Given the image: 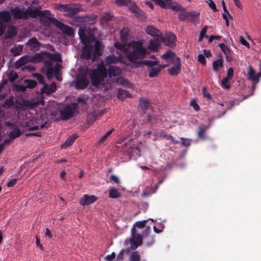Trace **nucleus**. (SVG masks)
Segmentation results:
<instances>
[{
	"label": "nucleus",
	"mask_w": 261,
	"mask_h": 261,
	"mask_svg": "<svg viewBox=\"0 0 261 261\" xmlns=\"http://www.w3.org/2000/svg\"><path fill=\"white\" fill-rule=\"evenodd\" d=\"M108 76V69L103 62L98 64L95 69H92L89 74L91 85L98 88L103 85L104 80Z\"/></svg>",
	"instance_id": "1"
},
{
	"label": "nucleus",
	"mask_w": 261,
	"mask_h": 261,
	"mask_svg": "<svg viewBox=\"0 0 261 261\" xmlns=\"http://www.w3.org/2000/svg\"><path fill=\"white\" fill-rule=\"evenodd\" d=\"M132 48L126 53V57L128 60L133 63H137L138 59H143L146 56V49L138 41H134L132 44Z\"/></svg>",
	"instance_id": "2"
},
{
	"label": "nucleus",
	"mask_w": 261,
	"mask_h": 261,
	"mask_svg": "<svg viewBox=\"0 0 261 261\" xmlns=\"http://www.w3.org/2000/svg\"><path fill=\"white\" fill-rule=\"evenodd\" d=\"M32 11V8L29 7L25 11L22 10L19 7H15L11 10L12 15L15 20L18 19H28L29 16H31L30 12Z\"/></svg>",
	"instance_id": "3"
},
{
	"label": "nucleus",
	"mask_w": 261,
	"mask_h": 261,
	"mask_svg": "<svg viewBox=\"0 0 261 261\" xmlns=\"http://www.w3.org/2000/svg\"><path fill=\"white\" fill-rule=\"evenodd\" d=\"M51 23L56 25L64 34L68 36H72L74 35V30L71 27L59 21L57 19H53Z\"/></svg>",
	"instance_id": "4"
},
{
	"label": "nucleus",
	"mask_w": 261,
	"mask_h": 261,
	"mask_svg": "<svg viewBox=\"0 0 261 261\" xmlns=\"http://www.w3.org/2000/svg\"><path fill=\"white\" fill-rule=\"evenodd\" d=\"M89 83L87 77V72L81 73L78 75L75 79V88L77 89H84Z\"/></svg>",
	"instance_id": "5"
},
{
	"label": "nucleus",
	"mask_w": 261,
	"mask_h": 261,
	"mask_svg": "<svg viewBox=\"0 0 261 261\" xmlns=\"http://www.w3.org/2000/svg\"><path fill=\"white\" fill-rule=\"evenodd\" d=\"M31 17L32 18H36L37 16L43 17L46 18L51 23L53 19H56L52 17L50 11L48 10H40L37 8H32V11L30 13Z\"/></svg>",
	"instance_id": "6"
},
{
	"label": "nucleus",
	"mask_w": 261,
	"mask_h": 261,
	"mask_svg": "<svg viewBox=\"0 0 261 261\" xmlns=\"http://www.w3.org/2000/svg\"><path fill=\"white\" fill-rule=\"evenodd\" d=\"M160 38L165 45L169 47H173L176 40V36L171 32H167L163 36L161 34Z\"/></svg>",
	"instance_id": "7"
},
{
	"label": "nucleus",
	"mask_w": 261,
	"mask_h": 261,
	"mask_svg": "<svg viewBox=\"0 0 261 261\" xmlns=\"http://www.w3.org/2000/svg\"><path fill=\"white\" fill-rule=\"evenodd\" d=\"M46 121L43 124L39 125V123H37V120L36 119H32L29 122L25 123L24 127H28L30 130H38L39 129H42L43 128H48V125H47Z\"/></svg>",
	"instance_id": "8"
},
{
	"label": "nucleus",
	"mask_w": 261,
	"mask_h": 261,
	"mask_svg": "<svg viewBox=\"0 0 261 261\" xmlns=\"http://www.w3.org/2000/svg\"><path fill=\"white\" fill-rule=\"evenodd\" d=\"M132 238L131 240L132 249L134 250L136 249L138 246L141 245L143 243L142 237L139 233L135 234V230L134 228L132 229Z\"/></svg>",
	"instance_id": "9"
},
{
	"label": "nucleus",
	"mask_w": 261,
	"mask_h": 261,
	"mask_svg": "<svg viewBox=\"0 0 261 261\" xmlns=\"http://www.w3.org/2000/svg\"><path fill=\"white\" fill-rule=\"evenodd\" d=\"M97 197L94 195L85 194L80 200V203L82 206L88 205L94 203Z\"/></svg>",
	"instance_id": "10"
},
{
	"label": "nucleus",
	"mask_w": 261,
	"mask_h": 261,
	"mask_svg": "<svg viewBox=\"0 0 261 261\" xmlns=\"http://www.w3.org/2000/svg\"><path fill=\"white\" fill-rule=\"evenodd\" d=\"M26 45L31 51L35 52L39 50L41 44L35 37H32L28 40Z\"/></svg>",
	"instance_id": "11"
},
{
	"label": "nucleus",
	"mask_w": 261,
	"mask_h": 261,
	"mask_svg": "<svg viewBox=\"0 0 261 261\" xmlns=\"http://www.w3.org/2000/svg\"><path fill=\"white\" fill-rule=\"evenodd\" d=\"M74 110L70 106H66L63 110L60 111L62 119L64 120H68L72 117Z\"/></svg>",
	"instance_id": "12"
},
{
	"label": "nucleus",
	"mask_w": 261,
	"mask_h": 261,
	"mask_svg": "<svg viewBox=\"0 0 261 261\" xmlns=\"http://www.w3.org/2000/svg\"><path fill=\"white\" fill-rule=\"evenodd\" d=\"M93 50V47L92 45L89 44H86L85 45H84V46L83 47L82 51V58L86 60L90 59L92 56Z\"/></svg>",
	"instance_id": "13"
},
{
	"label": "nucleus",
	"mask_w": 261,
	"mask_h": 261,
	"mask_svg": "<svg viewBox=\"0 0 261 261\" xmlns=\"http://www.w3.org/2000/svg\"><path fill=\"white\" fill-rule=\"evenodd\" d=\"M181 71V63L179 58L177 57L176 62L173 64L171 68L168 69V72L171 75H176L178 74Z\"/></svg>",
	"instance_id": "14"
},
{
	"label": "nucleus",
	"mask_w": 261,
	"mask_h": 261,
	"mask_svg": "<svg viewBox=\"0 0 261 261\" xmlns=\"http://www.w3.org/2000/svg\"><path fill=\"white\" fill-rule=\"evenodd\" d=\"M81 5L80 4L71 3L68 4L67 11L68 16L72 17L76 13L80 11Z\"/></svg>",
	"instance_id": "15"
},
{
	"label": "nucleus",
	"mask_w": 261,
	"mask_h": 261,
	"mask_svg": "<svg viewBox=\"0 0 261 261\" xmlns=\"http://www.w3.org/2000/svg\"><path fill=\"white\" fill-rule=\"evenodd\" d=\"M103 49L102 43L99 40H96L94 45V48L92 53L93 60L100 56L102 54Z\"/></svg>",
	"instance_id": "16"
},
{
	"label": "nucleus",
	"mask_w": 261,
	"mask_h": 261,
	"mask_svg": "<svg viewBox=\"0 0 261 261\" xmlns=\"http://www.w3.org/2000/svg\"><path fill=\"white\" fill-rule=\"evenodd\" d=\"M224 60L222 56L219 57V58L214 61L212 64V68L214 71L217 73H220V69L223 67Z\"/></svg>",
	"instance_id": "17"
},
{
	"label": "nucleus",
	"mask_w": 261,
	"mask_h": 261,
	"mask_svg": "<svg viewBox=\"0 0 261 261\" xmlns=\"http://www.w3.org/2000/svg\"><path fill=\"white\" fill-rule=\"evenodd\" d=\"M146 33L153 37L160 38L161 35V32L152 25L148 26L145 29Z\"/></svg>",
	"instance_id": "18"
},
{
	"label": "nucleus",
	"mask_w": 261,
	"mask_h": 261,
	"mask_svg": "<svg viewBox=\"0 0 261 261\" xmlns=\"http://www.w3.org/2000/svg\"><path fill=\"white\" fill-rule=\"evenodd\" d=\"M97 17L98 16L96 15L90 14L85 16H80V19L84 22L93 24L95 22Z\"/></svg>",
	"instance_id": "19"
},
{
	"label": "nucleus",
	"mask_w": 261,
	"mask_h": 261,
	"mask_svg": "<svg viewBox=\"0 0 261 261\" xmlns=\"http://www.w3.org/2000/svg\"><path fill=\"white\" fill-rule=\"evenodd\" d=\"M248 80L251 81L253 83L256 84L259 81L258 73L256 74L255 70L252 66H249L248 68Z\"/></svg>",
	"instance_id": "20"
},
{
	"label": "nucleus",
	"mask_w": 261,
	"mask_h": 261,
	"mask_svg": "<svg viewBox=\"0 0 261 261\" xmlns=\"http://www.w3.org/2000/svg\"><path fill=\"white\" fill-rule=\"evenodd\" d=\"M121 73L120 69L116 66L110 65L108 70V75L110 77L119 76Z\"/></svg>",
	"instance_id": "21"
},
{
	"label": "nucleus",
	"mask_w": 261,
	"mask_h": 261,
	"mask_svg": "<svg viewBox=\"0 0 261 261\" xmlns=\"http://www.w3.org/2000/svg\"><path fill=\"white\" fill-rule=\"evenodd\" d=\"M57 89V85L56 83L53 82L50 85L45 84L43 87L41 89L43 93L50 94L55 92Z\"/></svg>",
	"instance_id": "22"
},
{
	"label": "nucleus",
	"mask_w": 261,
	"mask_h": 261,
	"mask_svg": "<svg viewBox=\"0 0 261 261\" xmlns=\"http://www.w3.org/2000/svg\"><path fill=\"white\" fill-rule=\"evenodd\" d=\"M30 56H24L21 57L19 59L16 61L15 64V68L18 69L22 66L25 65L29 62H31Z\"/></svg>",
	"instance_id": "23"
},
{
	"label": "nucleus",
	"mask_w": 261,
	"mask_h": 261,
	"mask_svg": "<svg viewBox=\"0 0 261 261\" xmlns=\"http://www.w3.org/2000/svg\"><path fill=\"white\" fill-rule=\"evenodd\" d=\"M17 35L16 28L13 25H10L8 27L7 30L5 35L6 39H11Z\"/></svg>",
	"instance_id": "24"
},
{
	"label": "nucleus",
	"mask_w": 261,
	"mask_h": 261,
	"mask_svg": "<svg viewBox=\"0 0 261 261\" xmlns=\"http://www.w3.org/2000/svg\"><path fill=\"white\" fill-rule=\"evenodd\" d=\"M154 39H151L149 41V44L148 48L153 51H155L158 50V48L160 44V42L162 41L160 38L154 37Z\"/></svg>",
	"instance_id": "25"
},
{
	"label": "nucleus",
	"mask_w": 261,
	"mask_h": 261,
	"mask_svg": "<svg viewBox=\"0 0 261 261\" xmlns=\"http://www.w3.org/2000/svg\"><path fill=\"white\" fill-rule=\"evenodd\" d=\"M46 51H41L38 53L35 54L33 56H30L31 62L37 63L41 62L45 55H46Z\"/></svg>",
	"instance_id": "26"
},
{
	"label": "nucleus",
	"mask_w": 261,
	"mask_h": 261,
	"mask_svg": "<svg viewBox=\"0 0 261 261\" xmlns=\"http://www.w3.org/2000/svg\"><path fill=\"white\" fill-rule=\"evenodd\" d=\"M77 136L75 134H73L70 136L65 141L64 143L62 145V148H67L71 146L77 138Z\"/></svg>",
	"instance_id": "27"
},
{
	"label": "nucleus",
	"mask_w": 261,
	"mask_h": 261,
	"mask_svg": "<svg viewBox=\"0 0 261 261\" xmlns=\"http://www.w3.org/2000/svg\"><path fill=\"white\" fill-rule=\"evenodd\" d=\"M168 4L169 6L167 7V9L170 8L172 10L176 11L179 12L180 11H184V10H185V9L184 7H182V6L181 5L179 4H173V3L170 1L168 2Z\"/></svg>",
	"instance_id": "28"
},
{
	"label": "nucleus",
	"mask_w": 261,
	"mask_h": 261,
	"mask_svg": "<svg viewBox=\"0 0 261 261\" xmlns=\"http://www.w3.org/2000/svg\"><path fill=\"white\" fill-rule=\"evenodd\" d=\"M119 61V57H117L114 55H109L107 56L106 58V63L108 65H109L112 64L117 63Z\"/></svg>",
	"instance_id": "29"
},
{
	"label": "nucleus",
	"mask_w": 261,
	"mask_h": 261,
	"mask_svg": "<svg viewBox=\"0 0 261 261\" xmlns=\"http://www.w3.org/2000/svg\"><path fill=\"white\" fill-rule=\"evenodd\" d=\"M199 13L195 11L190 12L188 20L194 23H198L199 21Z\"/></svg>",
	"instance_id": "30"
},
{
	"label": "nucleus",
	"mask_w": 261,
	"mask_h": 261,
	"mask_svg": "<svg viewBox=\"0 0 261 261\" xmlns=\"http://www.w3.org/2000/svg\"><path fill=\"white\" fill-rule=\"evenodd\" d=\"M46 55L47 56L48 58L52 61L56 62H61L62 61L61 55L60 53H50L48 52H46Z\"/></svg>",
	"instance_id": "31"
},
{
	"label": "nucleus",
	"mask_w": 261,
	"mask_h": 261,
	"mask_svg": "<svg viewBox=\"0 0 261 261\" xmlns=\"http://www.w3.org/2000/svg\"><path fill=\"white\" fill-rule=\"evenodd\" d=\"M21 135V130L17 127H14L9 134V138L10 139H14Z\"/></svg>",
	"instance_id": "32"
},
{
	"label": "nucleus",
	"mask_w": 261,
	"mask_h": 261,
	"mask_svg": "<svg viewBox=\"0 0 261 261\" xmlns=\"http://www.w3.org/2000/svg\"><path fill=\"white\" fill-rule=\"evenodd\" d=\"M11 17L10 13L7 11L0 12V20L4 22H8L10 21Z\"/></svg>",
	"instance_id": "33"
},
{
	"label": "nucleus",
	"mask_w": 261,
	"mask_h": 261,
	"mask_svg": "<svg viewBox=\"0 0 261 261\" xmlns=\"http://www.w3.org/2000/svg\"><path fill=\"white\" fill-rule=\"evenodd\" d=\"M208 127L205 125L199 126L198 128V132L197 136L198 138L201 139H204L205 138V133L207 130Z\"/></svg>",
	"instance_id": "34"
},
{
	"label": "nucleus",
	"mask_w": 261,
	"mask_h": 261,
	"mask_svg": "<svg viewBox=\"0 0 261 261\" xmlns=\"http://www.w3.org/2000/svg\"><path fill=\"white\" fill-rule=\"evenodd\" d=\"M139 66L145 65L152 67L155 66H159V62L151 60H143L138 62Z\"/></svg>",
	"instance_id": "35"
},
{
	"label": "nucleus",
	"mask_w": 261,
	"mask_h": 261,
	"mask_svg": "<svg viewBox=\"0 0 261 261\" xmlns=\"http://www.w3.org/2000/svg\"><path fill=\"white\" fill-rule=\"evenodd\" d=\"M95 40V37L93 34L90 33L88 34L81 42L85 45L86 44H89Z\"/></svg>",
	"instance_id": "36"
},
{
	"label": "nucleus",
	"mask_w": 261,
	"mask_h": 261,
	"mask_svg": "<svg viewBox=\"0 0 261 261\" xmlns=\"http://www.w3.org/2000/svg\"><path fill=\"white\" fill-rule=\"evenodd\" d=\"M130 96V94L129 93L128 91L119 88L118 89V98L121 100H124L126 97H129Z\"/></svg>",
	"instance_id": "37"
},
{
	"label": "nucleus",
	"mask_w": 261,
	"mask_h": 261,
	"mask_svg": "<svg viewBox=\"0 0 261 261\" xmlns=\"http://www.w3.org/2000/svg\"><path fill=\"white\" fill-rule=\"evenodd\" d=\"M149 100L148 98H141L140 99V105L141 109L145 112L148 108Z\"/></svg>",
	"instance_id": "38"
},
{
	"label": "nucleus",
	"mask_w": 261,
	"mask_h": 261,
	"mask_svg": "<svg viewBox=\"0 0 261 261\" xmlns=\"http://www.w3.org/2000/svg\"><path fill=\"white\" fill-rule=\"evenodd\" d=\"M161 71V69L159 66L157 67H151L149 70V76L150 77H154L158 76Z\"/></svg>",
	"instance_id": "39"
},
{
	"label": "nucleus",
	"mask_w": 261,
	"mask_h": 261,
	"mask_svg": "<svg viewBox=\"0 0 261 261\" xmlns=\"http://www.w3.org/2000/svg\"><path fill=\"white\" fill-rule=\"evenodd\" d=\"M120 195L117 189L113 188L109 190V197L112 198H117L120 197Z\"/></svg>",
	"instance_id": "40"
},
{
	"label": "nucleus",
	"mask_w": 261,
	"mask_h": 261,
	"mask_svg": "<svg viewBox=\"0 0 261 261\" xmlns=\"http://www.w3.org/2000/svg\"><path fill=\"white\" fill-rule=\"evenodd\" d=\"M190 12H186V10L184 11H180L178 14V19L180 21H185L189 18Z\"/></svg>",
	"instance_id": "41"
},
{
	"label": "nucleus",
	"mask_w": 261,
	"mask_h": 261,
	"mask_svg": "<svg viewBox=\"0 0 261 261\" xmlns=\"http://www.w3.org/2000/svg\"><path fill=\"white\" fill-rule=\"evenodd\" d=\"M207 27L206 25H204L202 28V29L200 33L199 36L198 40L199 42L202 41L203 38H208V36L206 34V32H207Z\"/></svg>",
	"instance_id": "42"
},
{
	"label": "nucleus",
	"mask_w": 261,
	"mask_h": 261,
	"mask_svg": "<svg viewBox=\"0 0 261 261\" xmlns=\"http://www.w3.org/2000/svg\"><path fill=\"white\" fill-rule=\"evenodd\" d=\"M22 51V46L19 45L18 46H15L12 48L11 52L14 56H17L21 53Z\"/></svg>",
	"instance_id": "43"
},
{
	"label": "nucleus",
	"mask_w": 261,
	"mask_h": 261,
	"mask_svg": "<svg viewBox=\"0 0 261 261\" xmlns=\"http://www.w3.org/2000/svg\"><path fill=\"white\" fill-rule=\"evenodd\" d=\"M24 83L27 84L26 87L29 88H34L37 85V83L33 80H25Z\"/></svg>",
	"instance_id": "44"
},
{
	"label": "nucleus",
	"mask_w": 261,
	"mask_h": 261,
	"mask_svg": "<svg viewBox=\"0 0 261 261\" xmlns=\"http://www.w3.org/2000/svg\"><path fill=\"white\" fill-rule=\"evenodd\" d=\"M129 9L134 13H139L140 9L135 3H129Z\"/></svg>",
	"instance_id": "45"
},
{
	"label": "nucleus",
	"mask_w": 261,
	"mask_h": 261,
	"mask_svg": "<svg viewBox=\"0 0 261 261\" xmlns=\"http://www.w3.org/2000/svg\"><path fill=\"white\" fill-rule=\"evenodd\" d=\"M229 80H230L227 78L226 77L223 79L221 81V86L225 89H230L231 86L229 83Z\"/></svg>",
	"instance_id": "46"
},
{
	"label": "nucleus",
	"mask_w": 261,
	"mask_h": 261,
	"mask_svg": "<svg viewBox=\"0 0 261 261\" xmlns=\"http://www.w3.org/2000/svg\"><path fill=\"white\" fill-rule=\"evenodd\" d=\"M87 30L85 28L80 27L79 29L78 34L81 40H83L87 35Z\"/></svg>",
	"instance_id": "47"
},
{
	"label": "nucleus",
	"mask_w": 261,
	"mask_h": 261,
	"mask_svg": "<svg viewBox=\"0 0 261 261\" xmlns=\"http://www.w3.org/2000/svg\"><path fill=\"white\" fill-rule=\"evenodd\" d=\"M34 77L36 79L40 84H43V85L45 84L44 77L41 74L39 73H35L34 74Z\"/></svg>",
	"instance_id": "48"
},
{
	"label": "nucleus",
	"mask_w": 261,
	"mask_h": 261,
	"mask_svg": "<svg viewBox=\"0 0 261 261\" xmlns=\"http://www.w3.org/2000/svg\"><path fill=\"white\" fill-rule=\"evenodd\" d=\"M147 220H143L142 221H137L134 225V226L139 229L143 228L145 226V224L147 223Z\"/></svg>",
	"instance_id": "49"
},
{
	"label": "nucleus",
	"mask_w": 261,
	"mask_h": 261,
	"mask_svg": "<svg viewBox=\"0 0 261 261\" xmlns=\"http://www.w3.org/2000/svg\"><path fill=\"white\" fill-rule=\"evenodd\" d=\"M130 259L132 261H140V256L137 252H133L130 255Z\"/></svg>",
	"instance_id": "50"
},
{
	"label": "nucleus",
	"mask_w": 261,
	"mask_h": 261,
	"mask_svg": "<svg viewBox=\"0 0 261 261\" xmlns=\"http://www.w3.org/2000/svg\"><path fill=\"white\" fill-rule=\"evenodd\" d=\"M180 139L182 140L181 144L185 147H189L191 143V140L187 138L181 137Z\"/></svg>",
	"instance_id": "51"
},
{
	"label": "nucleus",
	"mask_w": 261,
	"mask_h": 261,
	"mask_svg": "<svg viewBox=\"0 0 261 261\" xmlns=\"http://www.w3.org/2000/svg\"><path fill=\"white\" fill-rule=\"evenodd\" d=\"M225 56L226 60L227 62H230L233 60L232 52L230 50L229 52L224 54Z\"/></svg>",
	"instance_id": "52"
},
{
	"label": "nucleus",
	"mask_w": 261,
	"mask_h": 261,
	"mask_svg": "<svg viewBox=\"0 0 261 261\" xmlns=\"http://www.w3.org/2000/svg\"><path fill=\"white\" fill-rule=\"evenodd\" d=\"M130 2V0H116L115 1V3L120 6L127 5Z\"/></svg>",
	"instance_id": "53"
},
{
	"label": "nucleus",
	"mask_w": 261,
	"mask_h": 261,
	"mask_svg": "<svg viewBox=\"0 0 261 261\" xmlns=\"http://www.w3.org/2000/svg\"><path fill=\"white\" fill-rule=\"evenodd\" d=\"M114 130V129L112 128L111 130L106 132L105 133V134L100 138V139L99 140V142H102L103 141L106 140L108 138V137L112 134V133L113 132Z\"/></svg>",
	"instance_id": "54"
},
{
	"label": "nucleus",
	"mask_w": 261,
	"mask_h": 261,
	"mask_svg": "<svg viewBox=\"0 0 261 261\" xmlns=\"http://www.w3.org/2000/svg\"><path fill=\"white\" fill-rule=\"evenodd\" d=\"M223 53H226V52H229L230 49L225 44L222 43H220L218 45Z\"/></svg>",
	"instance_id": "55"
},
{
	"label": "nucleus",
	"mask_w": 261,
	"mask_h": 261,
	"mask_svg": "<svg viewBox=\"0 0 261 261\" xmlns=\"http://www.w3.org/2000/svg\"><path fill=\"white\" fill-rule=\"evenodd\" d=\"M234 73V69L232 67L229 68L227 72V76L226 77L229 79V80H231L233 76Z\"/></svg>",
	"instance_id": "56"
},
{
	"label": "nucleus",
	"mask_w": 261,
	"mask_h": 261,
	"mask_svg": "<svg viewBox=\"0 0 261 261\" xmlns=\"http://www.w3.org/2000/svg\"><path fill=\"white\" fill-rule=\"evenodd\" d=\"M202 93L204 97H207L210 100L212 99V96L211 94L207 92L205 87L202 88Z\"/></svg>",
	"instance_id": "57"
},
{
	"label": "nucleus",
	"mask_w": 261,
	"mask_h": 261,
	"mask_svg": "<svg viewBox=\"0 0 261 261\" xmlns=\"http://www.w3.org/2000/svg\"><path fill=\"white\" fill-rule=\"evenodd\" d=\"M173 55V53L170 51H168L165 53L162 57L165 60H167L172 58Z\"/></svg>",
	"instance_id": "58"
},
{
	"label": "nucleus",
	"mask_w": 261,
	"mask_h": 261,
	"mask_svg": "<svg viewBox=\"0 0 261 261\" xmlns=\"http://www.w3.org/2000/svg\"><path fill=\"white\" fill-rule=\"evenodd\" d=\"M198 60L201 63L202 65H205L206 64V59L205 57L202 54H199L198 56Z\"/></svg>",
	"instance_id": "59"
},
{
	"label": "nucleus",
	"mask_w": 261,
	"mask_h": 261,
	"mask_svg": "<svg viewBox=\"0 0 261 261\" xmlns=\"http://www.w3.org/2000/svg\"><path fill=\"white\" fill-rule=\"evenodd\" d=\"M54 73V69L52 67H48L46 69V75L47 77H50L53 76Z\"/></svg>",
	"instance_id": "60"
},
{
	"label": "nucleus",
	"mask_w": 261,
	"mask_h": 261,
	"mask_svg": "<svg viewBox=\"0 0 261 261\" xmlns=\"http://www.w3.org/2000/svg\"><path fill=\"white\" fill-rule=\"evenodd\" d=\"M240 41L241 43L243 45L246 46L248 48L250 47L249 43L245 39V38L243 37H240Z\"/></svg>",
	"instance_id": "61"
},
{
	"label": "nucleus",
	"mask_w": 261,
	"mask_h": 261,
	"mask_svg": "<svg viewBox=\"0 0 261 261\" xmlns=\"http://www.w3.org/2000/svg\"><path fill=\"white\" fill-rule=\"evenodd\" d=\"M62 67L61 65L59 64H56L54 67H53L54 69V73L56 75L59 74V71L60 68Z\"/></svg>",
	"instance_id": "62"
},
{
	"label": "nucleus",
	"mask_w": 261,
	"mask_h": 261,
	"mask_svg": "<svg viewBox=\"0 0 261 261\" xmlns=\"http://www.w3.org/2000/svg\"><path fill=\"white\" fill-rule=\"evenodd\" d=\"M190 105L193 107V109L196 111H198L199 110L200 108L198 105L196 103L195 100H192L190 102Z\"/></svg>",
	"instance_id": "63"
},
{
	"label": "nucleus",
	"mask_w": 261,
	"mask_h": 261,
	"mask_svg": "<svg viewBox=\"0 0 261 261\" xmlns=\"http://www.w3.org/2000/svg\"><path fill=\"white\" fill-rule=\"evenodd\" d=\"M17 181V179L16 178H13L11 179L8 183H7V187H13L16 184Z\"/></svg>",
	"instance_id": "64"
}]
</instances>
